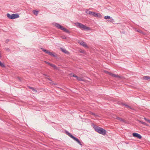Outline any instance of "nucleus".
<instances>
[{"label": "nucleus", "mask_w": 150, "mask_h": 150, "mask_svg": "<svg viewBox=\"0 0 150 150\" xmlns=\"http://www.w3.org/2000/svg\"><path fill=\"white\" fill-rule=\"evenodd\" d=\"M86 12L88 14L91 15H94V12H91L89 11L88 10L86 11Z\"/></svg>", "instance_id": "16"}, {"label": "nucleus", "mask_w": 150, "mask_h": 150, "mask_svg": "<svg viewBox=\"0 0 150 150\" xmlns=\"http://www.w3.org/2000/svg\"><path fill=\"white\" fill-rule=\"evenodd\" d=\"M107 74H108L109 75L111 76L112 77H117L118 78H120V76H119L115 74H114L110 72H109L108 71H107Z\"/></svg>", "instance_id": "8"}, {"label": "nucleus", "mask_w": 150, "mask_h": 150, "mask_svg": "<svg viewBox=\"0 0 150 150\" xmlns=\"http://www.w3.org/2000/svg\"><path fill=\"white\" fill-rule=\"evenodd\" d=\"M55 25L58 29H60L61 30L64 31L66 33H69V31L68 30H67V29L64 28L62 26L60 25L59 24L57 23H56L55 24Z\"/></svg>", "instance_id": "3"}, {"label": "nucleus", "mask_w": 150, "mask_h": 150, "mask_svg": "<svg viewBox=\"0 0 150 150\" xmlns=\"http://www.w3.org/2000/svg\"><path fill=\"white\" fill-rule=\"evenodd\" d=\"M75 24L76 25L77 27H78L82 30H86L89 29L88 27L86 26L85 25L81 23L77 22L75 23Z\"/></svg>", "instance_id": "2"}, {"label": "nucleus", "mask_w": 150, "mask_h": 150, "mask_svg": "<svg viewBox=\"0 0 150 150\" xmlns=\"http://www.w3.org/2000/svg\"><path fill=\"white\" fill-rule=\"evenodd\" d=\"M60 49L61 51L64 53L67 54H69V52L67 51L65 49L63 48L62 47H61Z\"/></svg>", "instance_id": "12"}, {"label": "nucleus", "mask_w": 150, "mask_h": 150, "mask_svg": "<svg viewBox=\"0 0 150 150\" xmlns=\"http://www.w3.org/2000/svg\"><path fill=\"white\" fill-rule=\"evenodd\" d=\"M110 17L109 16H105L104 17V18L107 19H110Z\"/></svg>", "instance_id": "25"}, {"label": "nucleus", "mask_w": 150, "mask_h": 150, "mask_svg": "<svg viewBox=\"0 0 150 150\" xmlns=\"http://www.w3.org/2000/svg\"><path fill=\"white\" fill-rule=\"evenodd\" d=\"M1 54L0 53V58H1Z\"/></svg>", "instance_id": "34"}, {"label": "nucleus", "mask_w": 150, "mask_h": 150, "mask_svg": "<svg viewBox=\"0 0 150 150\" xmlns=\"http://www.w3.org/2000/svg\"><path fill=\"white\" fill-rule=\"evenodd\" d=\"M144 119L146 121L150 123V120L146 118H144Z\"/></svg>", "instance_id": "27"}, {"label": "nucleus", "mask_w": 150, "mask_h": 150, "mask_svg": "<svg viewBox=\"0 0 150 150\" xmlns=\"http://www.w3.org/2000/svg\"><path fill=\"white\" fill-rule=\"evenodd\" d=\"M122 105H124L125 106V107L126 108H130V109H131V108L130 106H129L127 105V104H124V103H122Z\"/></svg>", "instance_id": "21"}, {"label": "nucleus", "mask_w": 150, "mask_h": 150, "mask_svg": "<svg viewBox=\"0 0 150 150\" xmlns=\"http://www.w3.org/2000/svg\"><path fill=\"white\" fill-rule=\"evenodd\" d=\"M72 139H73L74 140L76 141L78 143H79L80 145H82V144L80 142V141L77 138H76V137H74V136H73L71 137Z\"/></svg>", "instance_id": "10"}, {"label": "nucleus", "mask_w": 150, "mask_h": 150, "mask_svg": "<svg viewBox=\"0 0 150 150\" xmlns=\"http://www.w3.org/2000/svg\"><path fill=\"white\" fill-rule=\"evenodd\" d=\"M143 79L145 80L150 79V77L149 76H144L143 77Z\"/></svg>", "instance_id": "19"}, {"label": "nucleus", "mask_w": 150, "mask_h": 150, "mask_svg": "<svg viewBox=\"0 0 150 150\" xmlns=\"http://www.w3.org/2000/svg\"><path fill=\"white\" fill-rule=\"evenodd\" d=\"M6 41H8V40H6Z\"/></svg>", "instance_id": "35"}, {"label": "nucleus", "mask_w": 150, "mask_h": 150, "mask_svg": "<svg viewBox=\"0 0 150 150\" xmlns=\"http://www.w3.org/2000/svg\"><path fill=\"white\" fill-rule=\"evenodd\" d=\"M133 137H137L139 139H141L142 138V137L140 134L136 133H133Z\"/></svg>", "instance_id": "7"}, {"label": "nucleus", "mask_w": 150, "mask_h": 150, "mask_svg": "<svg viewBox=\"0 0 150 150\" xmlns=\"http://www.w3.org/2000/svg\"><path fill=\"white\" fill-rule=\"evenodd\" d=\"M7 16L9 18L11 19H14L19 17V15L18 13H13L11 15L8 13L7 14Z\"/></svg>", "instance_id": "4"}, {"label": "nucleus", "mask_w": 150, "mask_h": 150, "mask_svg": "<svg viewBox=\"0 0 150 150\" xmlns=\"http://www.w3.org/2000/svg\"><path fill=\"white\" fill-rule=\"evenodd\" d=\"M0 66L2 67H5V66L4 65V64L2 63L0 61Z\"/></svg>", "instance_id": "24"}, {"label": "nucleus", "mask_w": 150, "mask_h": 150, "mask_svg": "<svg viewBox=\"0 0 150 150\" xmlns=\"http://www.w3.org/2000/svg\"><path fill=\"white\" fill-rule=\"evenodd\" d=\"M66 133L68 135L69 137H71V138L73 136L69 132L67 131H66Z\"/></svg>", "instance_id": "18"}, {"label": "nucleus", "mask_w": 150, "mask_h": 150, "mask_svg": "<svg viewBox=\"0 0 150 150\" xmlns=\"http://www.w3.org/2000/svg\"><path fill=\"white\" fill-rule=\"evenodd\" d=\"M41 49L43 51L50 56H52L53 57H57V55H55L54 54H53L52 52H49L48 50H47L43 48H41Z\"/></svg>", "instance_id": "5"}, {"label": "nucleus", "mask_w": 150, "mask_h": 150, "mask_svg": "<svg viewBox=\"0 0 150 150\" xmlns=\"http://www.w3.org/2000/svg\"><path fill=\"white\" fill-rule=\"evenodd\" d=\"M94 17L100 18L102 16L100 13H96L94 12Z\"/></svg>", "instance_id": "15"}, {"label": "nucleus", "mask_w": 150, "mask_h": 150, "mask_svg": "<svg viewBox=\"0 0 150 150\" xmlns=\"http://www.w3.org/2000/svg\"><path fill=\"white\" fill-rule=\"evenodd\" d=\"M6 50L8 51H10L9 49L8 48L6 49Z\"/></svg>", "instance_id": "30"}, {"label": "nucleus", "mask_w": 150, "mask_h": 150, "mask_svg": "<svg viewBox=\"0 0 150 150\" xmlns=\"http://www.w3.org/2000/svg\"><path fill=\"white\" fill-rule=\"evenodd\" d=\"M110 20H108V21H110V22H113L114 21V20L111 18H110Z\"/></svg>", "instance_id": "26"}, {"label": "nucleus", "mask_w": 150, "mask_h": 150, "mask_svg": "<svg viewBox=\"0 0 150 150\" xmlns=\"http://www.w3.org/2000/svg\"><path fill=\"white\" fill-rule=\"evenodd\" d=\"M78 42L80 44V45H82L83 47L86 48L88 47L87 45H86V43L85 42H84L82 41H79Z\"/></svg>", "instance_id": "6"}, {"label": "nucleus", "mask_w": 150, "mask_h": 150, "mask_svg": "<svg viewBox=\"0 0 150 150\" xmlns=\"http://www.w3.org/2000/svg\"><path fill=\"white\" fill-rule=\"evenodd\" d=\"M92 126H93V127H94V124H92Z\"/></svg>", "instance_id": "33"}, {"label": "nucleus", "mask_w": 150, "mask_h": 150, "mask_svg": "<svg viewBox=\"0 0 150 150\" xmlns=\"http://www.w3.org/2000/svg\"><path fill=\"white\" fill-rule=\"evenodd\" d=\"M137 31H138V32H139L141 33V30H137Z\"/></svg>", "instance_id": "31"}, {"label": "nucleus", "mask_w": 150, "mask_h": 150, "mask_svg": "<svg viewBox=\"0 0 150 150\" xmlns=\"http://www.w3.org/2000/svg\"><path fill=\"white\" fill-rule=\"evenodd\" d=\"M72 139H73L74 140L76 141L78 143H79L80 145H82V144L80 142V141L77 138H76V137H74V136H73L71 137Z\"/></svg>", "instance_id": "9"}, {"label": "nucleus", "mask_w": 150, "mask_h": 150, "mask_svg": "<svg viewBox=\"0 0 150 150\" xmlns=\"http://www.w3.org/2000/svg\"><path fill=\"white\" fill-rule=\"evenodd\" d=\"M33 12L34 15L37 16L38 13L39 11L36 10H34L33 11Z\"/></svg>", "instance_id": "17"}, {"label": "nucleus", "mask_w": 150, "mask_h": 150, "mask_svg": "<svg viewBox=\"0 0 150 150\" xmlns=\"http://www.w3.org/2000/svg\"><path fill=\"white\" fill-rule=\"evenodd\" d=\"M50 65L51 67H53L54 69H57V66L53 64H52L50 63Z\"/></svg>", "instance_id": "22"}, {"label": "nucleus", "mask_w": 150, "mask_h": 150, "mask_svg": "<svg viewBox=\"0 0 150 150\" xmlns=\"http://www.w3.org/2000/svg\"><path fill=\"white\" fill-rule=\"evenodd\" d=\"M94 130L98 133L105 135L106 132V131L103 128L94 125Z\"/></svg>", "instance_id": "1"}, {"label": "nucleus", "mask_w": 150, "mask_h": 150, "mask_svg": "<svg viewBox=\"0 0 150 150\" xmlns=\"http://www.w3.org/2000/svg\"><path fill=\"white\" fill-rule=\"evenodd\" d=\"M72 139H73L74 140L76 141L78 143H79L80 145H82V144L80 142V141L77 138H76V137H74V136H73L71 137Z\"/></svg>", "instance_id": "11"}, {"label": "nucleus", "mask_w": 150, "mask_h": 150, "mask_svg": "<svg viewBox=\"0 0 150 150\" xmlns=\"http://www.w3.org/2000/svg\"><path fill=\"white\" fill-rule=\"evenodd\" d=\"M73 76L76 77L77 79L79 81H83V79L81 78L78 77L75 74H73Z\"/></svg>", "instance_id": "13"}, {"label": "nucleus", "mask_w": 150, "mask_h": 150, "mask_svg": "<svg viewBox=\"0 0 150 150\" xmlns=\"http://www.w3.org/2000/svg\"><path fill=\"white\" fill-rule=\"evenodd\" d=\"M44 62L45 63H46V64H48L49 65H50V63H49V62H47L46 61H45Z\"/></svg>", "instance_id": "28"}, {"label": "nucleus", "mask_w": 150, "mask_h": 150, "mask_svg": "<svg viewBox=\"0 0 150 150\" xmlns=\"http://www.w3.org/2000/svg\"><path fill=\"white\" fill-rule=\"evenodd\" d=\"M94 118H96L98 116L97 115H95V114H94Z\"/></svg>", "instance_id": "29"}, {"label": "nucleus", "mask_w": 150, "mask_h": 150, "mask_svg": "<svg viewBox=\"0 0 150 150\" xmlns=\"http://www.w3.org/2000/svg\"><path fill=\"white\" fill-rule=\"evenodd\" d=\"M113 117L115 118L116 119H117L119 120H120V121H123L124 120L122 118H121L119 117H118L115 115H114V117Z\"/></svg>", "instance_id": "14"}, {"label": "nucleus", "mask_w": 150, "mask_h": 150, "mask_svg": "<svg viewBox=\"0 0 150 150\" xmlns=\"http://www.w3.org/2000/svg\"><path fill=\"white\" fill-rule=\"evenodd\" d=\"M63 38L64 39H66V37H64V38Z\"/></svg>", "instance_id": "32"}, {"label": "nucleus", "mask_w": 150, "mask_h": 150, "mask_svg": "<svg viewBox=\"0 0 150 150\" xmlns=\"http://www.w3.org/2000/svg\"><path fill=\"white\" fill-rule=\"evenodd\" d=\"M140 123H141V124H142L143 125H146V126H148L149 125L148 124H147L146 123V122H142V121H140Z\"/></svg>", "instance_id": "23"}, {"label": "nucleus", "mask_w": 150, "mask_h": 150, "mask_svg": "<svg viewBox=\"0 0 150 150\" xmlns=\"http://www.w3.org/2000/svg\"><path fill=\"white\" fill-rule=\"evenodd\" d=\"M28 87L29 88H30V89H32L33 91H34V92L35 93H37V91L36 89H34L33 88L30 86H28Z\"/></svg>", "instance_id": "20"}]
</instances>
